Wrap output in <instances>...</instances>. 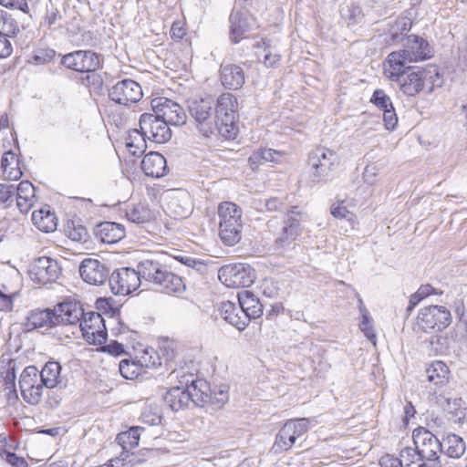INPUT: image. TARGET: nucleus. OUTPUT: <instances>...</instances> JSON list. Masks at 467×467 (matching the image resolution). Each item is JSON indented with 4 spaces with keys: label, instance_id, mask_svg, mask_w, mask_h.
<instances>
[{
    "label": "nucleus",
    "instance_id": "1",
    "mask_svg": "<svg viewBox=\"0 0 467 467\" xmlns=\"http://www.w3.org/2000/svg\"><path fill=\"white\" fill-rule=\"evenodd\" d=\"M400 57L399 54L388 56L383 64V74L389 80L397 82L404 95L413 97L423 89L428 72L407 66Z\"/></svg>",
    "mask_w": 467,
    "mask_h": 467
},
{
    "label": "nucleus",
    "instance_id": "2",
    "mask_svg": "<svg viewBox=\"0 0 467 467\" xmlns=\"http://www.w3.org/2000/svg\"><path fill=\"white\" fill-rule=\"evenodd\" d=\"M138 269L141 279L152 284L163 293L182 294L186 289L182 278L158 260L145 259L139 263Z\"/></svg>",
    "mask_w": 467,
    "mask_h": 467
},
{
    "label": "nucleus",
    "instance_id": "3",
    "mask_svg": "<svg viewBox=\"0 0 467 467\" xmlns=\"http://www.w3.org/2000/svg\"><path fill=\"white\" fill-rule=\"evenodd\" d=\"M238 101L234 95L229 92L221 94L214 108V134L217 133L225 140L234 139L238 128Z\"/></svg>",
    "mask_w": 467,
    "mask_h": 467
},
{
    "label": "nucleus",
    "instance_id": "4",
    "mask_svg": "<svg viewBox=\"0 0 467 467\" xmlns=\"http://www.w3.org/2000/svg\"><path fill=\"white\" fill-rule=\"evenodd\" d=\"M219 235L225 245L234 246L241 240L242 209L234 202H223L218 207Z\"/></svg>",
    "mask_w": 467,
    "mask_h": 467
},
{
    "label": "nucleus",
    "instance_id": "5",
    "mask_svg": "<svg viewBox=\"0 0 467 467\" xmlns=\"http://www.w3.org/2000/svg\"><path fill=\"white\" fill-rule=\"evenodd\" d=\"M337 165V156L329 149L317 147L308 155L307 166L315 183L327 182Z\"/></svg>",
    "mask_w": 467,
    "mask_h": 467
},
{
    "label": "nucleus",
    "instance_id": "6",
    "mask_svg": "<svg viewBox=\"0 0 467 467\" xmlns=\"http://www.w3.org/2000/svg\"><path fill=\"white\" fill-rule=\"evenodd\" d=\"M309 429V420L306 418L289 420L279 430L272 446L274 453L288 451L296 439L304 435Z\"/></svg>",
    "mask_w": 467,
    "mask_h": 467
},
{
    "label": "nucleus",
    "instance_id": "7",
    "mask_svg": "<svg viewBox=\"0 0 467 467\" xmlns=\"http://www.w3.org/2000/svg\"><path fill=\"white\" fill-rule=\"evenodd\" d=\"M412 438L418 457L441 462L440 454L443 451V445L436 434L425 427H418L413 431Z\"/></svg>",
    "mask_w": 467,
    "mask_h": 467
},
{
    "label": "nucleus",
    "instance_id": "8",
    "mask_svg": "<svg viewBox=\"0 0 467 467\" xmlns=\"http://www.w3.org/2000/svg\"><path fill=\"white\" fill-rule=\"evenodd\" d=\"M451 312L443 306H425L417 317V324L424 332L441 331L451 324Z\"/></svg>",
    "mask_w": 467,
    "mask_h": 467
},
{
    "label": "nucleus",
    "instance_id": "9",
    "mask_svg": "<svg viewBox=\"0 0 467 467\" xmlns=\"http://www.w3.org/2000/svg\"><path fill=\"white\" fill-rule=\"evenodd\" d=\"M213 104L210 97L189 101V113L197 123L200 131L206 137L214 134Z\"/></svg>",
    "mask_w": 467,
    "mask_h": 467
},
{
    "label": "nucleus",
    "instance_id": "10",
    "mask_svg": "<svg viewBox=\"0 0 467 467\" xmlns=\"http://www.w3.org/2000/svg\"><path fill=\"white\" fill-rule=\"evenodd\" d=\"M140 131L149 140L165 143L171 138L170 125L156 113H143L140 118Z\"/></svg>",
    "mask_w": 467,
    "mask_h": 467
},
{
    "label": "nucleus",
    "instance_id": "11",
    "mask_svg": "<svg viewBox=\"0 0 467 467\" xmlns=\"http://www.w3.org/2000/svg\"><path fill=\"white\" fill-rule=\"evenodd\" d=\"M219 279L228 287H248L254 284L255 273L249 265L232 264L221 267Z\"/></svg>",
    "mask_w": 467,
    "mask_h": 467
},
{
    "label": "nucleus",
    "instance_id": "12",
    "mask_svg": "<svg viewBox=\"0 0 467 467\" xmlns=\"http://www.w3.org/2000/svg\"><path fill=\"white\" fill-rule=\"evenodd\" d=\"M58 57L60 65L77 72H93L100 67L99 56L91 50H77Z\"/></svg>",
    "mask_w": 467,
    "mask_h": 467
},
{
    "label": "nucleus",
    "instance_id": "13",
    "mask_svg": "<svg viewBox=\"0 0 467 467\" xmlns=\"http://www.w3.org/2000/svg\"><path fill=\"white\" fill-rule=\"evenodd\" d=\"M79 328L83 337L93 345H101L107 339V327L102 316L94 311L84 313L80 321Z\"/></svg>",
    "mask_w": 467,
    "mask_h": 467
},
{
    "label": "nucleus",
    "instance_id": "14",
    "mask_svg": "<svg viewBox=\"0 0 467 467\" xmlns=\"http://www.w3.org/2000/svg\"><path fill=\"white\" fill-rule=\"evenodd\" d=\"M19 388L24 400L29 404L39 403L43 395L39 370L36 366L26 367L20 375Z\"/></svg>",
    "mask_w": 467,
    "mask_h": 467
},
{
    "label": "nucleus",
    "instance_id": "15",
    "mask_svg": "<svg viewBox=\"0 0 467 467\" xmlns=\"http://www.w3.org/2000/svg\"><path fill=\"white\" fill-rule=\"evenodd\" d=\"M399 54L402 63H411L426 60L432 57V48L428 41L415 35L407 36L404 43V48L399 51H393L388 56Z\"/></svg>",
    "mask_w": 467,
    "mask_h": 467
},
{
    "label": "nucleus",
    "instance_id": "16",
    "mask_svg": "<svg viewBox=\"0 0 467 467\" xmlns=\"http://www.w3.org/2000/svg\"><path fill=\"white\" fill-rule=\"evenodd\" d=\"M141 282L139 269L123 267L110 274L109 287L114 295L126 296L137 290Z\"/></svg>",
    "mask_w": 467,
    "mask_h": 467
},
{
    "label": "nucleus",
    "instance_id": "17",
    "mask_svg": "<svg viewBox=\"0 0 467 467\" xmlns=\"http://www.w3.org/2000/svg\"><path fill=\"white\" fill-rule=\"evenodd\" d=\"M151 109L169 125L181 126L186 123L187 116L182 107L165 97H158L151 100Z\"/></svg>",
    "mask_w": 467,
    "mask_h": 467
},
{
    "label": "nucleus",
    "instance_id": "18",
    "mask_svg": "<svg viewBox=\"0 0 467 467\" xmlns=\"http://www.w3.org/2000/svg\"><path fill=\"white\" fill-rule=\"evenodd\" d=\"M59 263L48 256H42L34 261L29 269L33 282L42 285L56 282L61 275Z\"/></svg>",
    "mask_w": 467,
    "mask_h": 467
},
{
    "label": "nucleus",
    "instance_id": "19",
    "mask_svg": "<svg viewBox=\"0 0 467 467\" xmlns=\"http://www.w3.org/2000/svg\"><path fill=\"white\" fill-rule=\"evenodd\" d=\"M142 96L140 84L130 78L117 82L109 91L112 101L124 106L138 102Z\"/></svg>",
    "mask_w": 467,
    "mask_h": 467
},
{
    "label": "nucleus",
    "instance_id": "20",
    "mask_svg": "<svg viewBox=\"0 0 467 467\" xmlns=\"http://www.w3.org/2000/svg\"><path fill=\"white\" fill-rule=\"evenodd\" d=\"M79 274L84 282L101 285L109 282L110 269L108 265L94 258L84 259L79 265Z\"/></svg>",
    "mask_w": 467,
    "mask_h": 467
},
{
    "label": "nucleus",
    "instance_id": "21",
    "mask_svg": "<svg viewBox=\"0 0 467 467\" xmlns=\"http://www.w3.org/2000/svg\"><path fill=\"white\" fill-rule=\"evenodd\" d=\"M53 318L57 327L60 325H76L79 323L85 312L79 303L75 301H66L57 305L53 309Z\"/></svg>",
    "mask_w": 467,
    "mask_h": 467
},
{
    "label": "nucleus",
    "instance_id": "22",
    "mask_svg": "<svg viewBox=\"0 0 467 467\" xmlns=\"http://www.w3.org/2000/svg\"><path fill=\"white\" fill-rule=\"evenodd\" d=\"M96 239L103 244H113L126 235L125 227L114 222H102L93 229Z\"/></svg>",
    "mask_w": 467,
    "mask_h": 467
},
{
    "label": "nucleus",
    "instance_id": "23",
    "mask_svg": "<svg viewBox=\"0 0 467 467\" xmlns=\"http://www.w3.org/2000/svg\"><path fill=\"white\" fill-rule=\"evenodd\" d=\"M222 85L228 89H239L245 82V73L243 67L235 64H222L220 67Z\"/></svg>",
    "mask_w": 467,
    "mask_h": 467
},
{
    "label": "nucleus",
    "instance_id": "24",
    "mask_svg": "<svg viewBox=\"0 0 467 467\" xmlns=\"http://www.w3.org/2000/svg\"><path fill=\"white\" fill-rule=\"evenodd\" d=\"M220 314L227 323L240 331L244 330L249 325L248 316L244 314V310L236 303L231 301L222 302Z\"/></svg>",
    "mask_w": 467,
    "mask_h": 467
},
{
    "label": "nucleus",
    "instance_id": "25",
    "mask_svg": "<svg viewBox=\"0 0 467 467\" xmlns=\"http://www.w3.org/2000/svg\"><path fill=\"white\" fill-rule=\"evenodd\" d=\"M144 174L152 178H161L168 171L166 159L157 151L146 154L140 163Z\"/></svg>",
    "mask_w": 467,
    "mask_h": 467
},
{
    "label": "nucleus",
    "instance_id": "26",
    "mask_svg": "<svg viewBox=\"0 0 467 467\" xmlns=\"http://www.w3.org/2000/svg\"><path fill=\"white\" fill-rule=\"evenodd\" d=\"M62 367L59 362L49 360L39 371L41 385L47 389L66 387V380L61 376Z\"/></svg>",
    "mask_w": 467,
    "mask_h": 467
},
{
    "label": "nucleus",
    "instance_id": "27",
    "mask_svg": "<svg viewBox=\"0 0 467 467\" xmlns=\"http://www.w3.org/2000/svg\"><path fill=\"white\" fill-rule=\"evenodd\" d=\"M53 317L54 313L51 309H34L29 312L24 326L27 331L40 327H54L56 325Z\"/></svg>",
    "mask_w": 467,
    "mask_h": 467
},
{
    "label": "nucleus",
    "instance_id": "28",
    "mask_svg": "<svg viewBox=\"0 0 467 467\" xmlns=\"http://www.w3.org/2000/svg\"><path fill=\"white\" fill-rule=\"evenodd\" d=\"M238 305L244 310V314L248 316L249 322L255 319L263 314V305L259 299L250 291L244 290L238 293Z\"/></svg>",
    "mask_w": 467,
    "mask_h": 467
},
{
    "label": "nucleus",
    "instance_id": "29",
    "mask_svg": "<svg viewBox=\"0 0 467 467\" xmlns=\"http://www.w3.org/2000/svg\"><path fill=\"white\" fill-rule=\"evenodd\" d=\"M16 206L22 213H26L34 205L35 187L28 181H22L16 186Z\"/></svg>",
    "mask_w": 467,
    "mask_h": 467
},
{
    "label": "nucleus",
    "instance_id": "30",
    "mask_svg": "<svg viewBox=\"0 0 467 467\" xmlns=\"http://www.w3.org/2000/svg\"><path fill=\"white\" fill-rule=\"evenodd\" d=\"M210 385L204 379H191V384L188 389H185L189 394L190 403H193L198 407H204L207 405L209 400L208 393L210 391Z\"/></svg>",
    "mask_w": 467,
    "mask_h": 467
},
{
    "label": "nucleus",
    "instance_id": "31",
    "mask_svg": "<svg viewBox=\"0 0 467 467\" xmlns=\"http://www.w3.org/2000/svg\"><path fill=\"white\" fill-rule=\"evenodd\" d=\"M163 403L172 411L183 410L190 404L189 394H187L185 389L173 387L164 395Z\"/></svg>",
    "mask_w": 467,
    "mask_h": 467
},
{
    "label": "nucleus",
    "instance_id": "32",
    "mask_svg": "<svg viewBox=\"0 0 467 467\" xmlns=\"http://www.w3.org/2000/svg\"><path fill=\"white\" fill-rule=\"evenodd\" d=\"M23 175L20 168L18 167V160L15 153L12 151H6L4 153L1 165H0V176L5 180L16 181Z\"/></svg>",
    "mask_w": 467,
    "mask_h": 467
},
{
    "label": "nucleus",
    "instance_id": "33",
    "mask_svg": "<svg viewBox=\"0 0 467 467\" xmlns=\"http://www.w3.org/2000/svg\"><path fill=\"white\" fill-rule=\"evenodd\" d=\"M32 222L40 231L53 232L57 228V218L49 206L36 210L32 213Z\"/></svg>",
    "mask_w": 467,
    "mask_h": 467
},
{
    "label": "nucleus",
    "instance_id": "34",
    "mask_svg": "<svg viewBox=\"0 0 467 467\" xmlns=\"http://www.w3.org/2000/svg\"><path fill=\"white\" fill-rule=\"evenodd\" d=\"M281 156L279 151L273 149L260 148L252 152L248 158V165L253 171H256L267 162L278 161V157Z\"/></svg>",
    "mask_w": 467,
    "mask_h": 467
},
{
    "label": "nucleus",
    "instance_id": "35",
    "mask_svg": "<svg viewBox=\"0 0 467 467\" xmlns=\"http://www.w3.org/2000/svg\"><path fill=\"white\" fill-rule=\"evenodd\" d=\"M171 216L175 219L186 218L192 213V204L186 193L173 196L168 203Z\"/></svg>",
    "mask_w": 467,
    "mask_h": 467
},
{
    "label": "nucleus",
    "instance_id": "36",
    "mask_svg": "<svg viewBox=\"0 0 467 467\" xmlns=\"http://www.w3.org/2000/svg\"><path fill=\"white\" fill-rule=\"evenodd\" d=\"M130 449L122 450L119 457L110 459L107 465H100L99 467H131L134 464L144 462L147 460V456L152 451L145 450L142 458H140L137 453L130 452Z\"/></svg>",
    "mask_w": 467,
    "mask_h": 467
},
{
    "label": "nucleus",
    "instance_id": "37",
    "mask_svg": "<svg viewBox=\"0 0 467 467\" xmlns=\"http://www.w3.org/2000/svg\"><path fill=\"white\" fill-rule=\"evenodd\" d=\"M449 368L442 361H434L426 368L427 379L435 386H444L449 379Z\"/></svg>",
    "mask_w": 467,
    "mask_h": 467
},
{
    "label": "nucleus",
    "instance_id": "38",
    "mask_svg": "<svg viewBox=\"0 0 467 467\" xmlns=\"http://www.w3.org/2000/svg\"><path fill=\"white\" fill-rule=\"evenodd\" d=\"M230 21V38L234 44H237L241 39L246 37L249 31V26L245 18L239 13H232Z\"/></svg>",
    "mask_w": 467,
    "mask_h": 467
},
{
    "label": "nucleus",
    "instance_id": "39",
    "mask_svg": "<svg viewBox=\"0 0 467 467\" xmlns=\"http://www.w3.org/2000/svg\"><path fill=\"white\" fill-rule=\"evenodd\" d=\"M444 452L451 458H461L466 450L465 441L462 437L454 433H449L443 440Z\"/></svg>",
    "mask_w": 467,
    "mask_h": 467
},
{
    "label": "nucleus",
    "instance_id": "40",
    "mask_svg": "<svg viewBox=\"0 0 467 467\" xmlns=\"http://www.w3.org/2000/svg\"><path fill=\"white\" fill-rule=\"evenodd\" d=\"M143 430L142 427L133 426L127 431L119 433L116 437V441L122 450L133 449L139 445L140 437Z\"/></svg>",
    "mask_w": 467,
    "mask_h": 467
},
{
    "label": "nucleus",
    "instance_id": "41",
    "mask_svg": "<svg viewBox=\"0 0 467 467\" xmlns=\"http://www.w3.org/2000/svg\"><path fill=\"white\" fill-rule=\"evenodd\" d=\"M126 147L133 156H140L146 150V138L138 130H133L126 140Z\"/></svg>",
    "mask_w": 467,
    "mask_h": 467
},
{
    "label": "nucleus",
    "instance_id": "42",
    "mask_svg": "<svg viewBox=\"0 0 467 467\" xmlns=\"http://www.w3.org/2000/svg\"><path fill=\"white\" fill-rule=\"evenodd\" d=\"M162 412L161 409L158 404L150 403L146 406L141 414L140 420L149 426H155L161 422Z\"/></svg>",
    "mask_w": 467,
    "mask_h": 467
},
{
    "label": "nucleus",
    "instance_id": "43",
    "mask_svg": "<svg viewBox=\"0 0 467 467\" xmlns=\"http://www.w3.org/2000/svg\"><path fill=\"white\" fill-rule=\"evenodd\" d=\"M305 213H302L296 206H292L285 212V226L290 227L297 234H301V221L304 219Z\"/></svg>",
    "mask_w": 467,
    "mask_h": 467
},
{
    "label": "nucleus",
    "instance_id": "44",
    "mask_svg": "<svg viewBox=\"0 0 467 467\" xmlns=\"http://www.w3.org/2000/svg\"><path fill=\"white\" fill-rule=\"evenodd\" d=\"M208 397L210 400H207V405H212L214 409H221L229 399L226 387H220L213 391L210 389Z\"/></svg>",
    "mask_w": 467,
    "mask_h": 467
},
{
    "label": "nucleus",
    "instance_id": "45",
    "mask_svg": "<svg viewBox=\"0 0 467 467\" xmlns=\"http://www.w3.org/2000/svg\"><path fill=\"white\" fill-rule=\"evenodd\" d=\"M299 235L290 227L284 225L275 243L277 247L285 248L292 244Z\"/></svg>",
    "mask_w": 467,
    "mask_h": 467
},
{
    "label": "nucleus",
    "instance_id": "46",
    "mask_svg": "<svg viewBox=\"0 0 467 467\" xmlns=\"http://www.w3.org/2000/svg\"><path fill=\"white\" fill-rule=\"evenodd\" d=\"M361 320L359 322V328L363 332L364 336L368 340H373L376 337L375 331L372 325V318L369 317V314L366 307H360Z\"/></svg>",
    "mask_w": 467,
    "mask_h": 467
},
{
    "label": "nucleus",
    "instance_id": "47",
    "mask_svg": "<svg viewBox=\"0 0 467 467\" xmlns=\"http://www.w3.org/2000/svg\"><path fill=\"white\" fill-rule=\"evenodd\" d=\"M119 369L120 375L127 379H133L140 373V366L136 362L129 359H122L119 362Z\"/></svg>",
    "mask_w": 467,
    "mask_h": 467
},
{
    "label": "nucleus",
    "instance_id": "48",
    "mask_svg": "<svg viewBox=\"0 0 467 467\" xmlns=\"http://www.w3.org/2000/svg\"><path fill=\"white\" fill-rule=\"evenodd\" d=\"M16 192L13 184H0V208L6 209L13 204Z\"/></svg>",
    "mask_w": 467,
    "mask_h": 467
},
{
    "label": "nucleus",
    "instance_id": "49",
    "mask_svg": "<svg viewBox=\"0 0 467 467\" xmlns=\"http://www.w3.org/2000/svg\"><path fill=\"white\" fill-rule=\"evenodd\" d=\"M369 101L382 111L393 106L390 98L380 88L374 90Z\"/></svg>",
    "mask_w": 467,
    "mask_h": 467
},
{
    "label": "nucleus",
    "instance_id": "50",
    "mask_svg": "<svg viewBox=\"0 0 467 467\" xmlns=\"http://www.w3.org/2000/svg\"><path fill=\"white\" fill-rule=\"evenodd\" d=\"M19 32V28L16 21L5 12V17H4V21H2V25L0 27V34H3L5 36H15Z\"/></svg>",
    "mask_w": 467,
    "mask_h": 467
},
{
    "label": "nucleus",
    "instance_id": "51",
    "mask_svg": "<svg viewBox=\"0 0 467 467\" xmlns=\"http://www.w3.org/2000/svg\"><path fill=\"white\" fill-rule=\"evenodd\" d=\"M130 222L134 223H143L150 218L149 211L145 210L142 206H137L130 210L126 213Z\"/></svg>",
    "mask_w": 467,
    "mask_h": 467
},
{
    "label": "nucleus",
    "instance_id": "52",
    "mask_svg": "<svg viewBox=\"0 0 467 467\" xmlns=\"http://www.w3.org/2000/svg\"><path fill=\"white\" fill-rule=\"evenodd\" d=\"M411 27V21L408 18L397 20L390 29L391 38L393 41H399L400 36L409 32Z\"/></svg>",
    "mask_w": 467,
    "mask_h": 467
},
{
    "label": "nucleus",
    "instance_id": "53",
    "mask_svg": "<svg viewBox=\"0 0 467 467\" xmlns=\"http://www.w3.org/2000/svg\"><path fill=\"white\" fill-rule=\"evenodd\" d=\"M437 403L443 409L444 411L458 416V413L455 412V410H457V408L461 406L460 400H451V398L440 396L437 398Z\"/></svg>",
    "mask_w": 467,
    "mask_h": 467
},
{
    "label": "nucleus",
    "instance_id": "54",
    "mask_svg": "<svg viewBox=\"0 0 467 467\" xmlns=\"http://www.w3.org/2000/svg\"><path fill=\"white\" fill-rule=\"evenodd\" d=\"M16 292H5L0 289V311L10 312L14 307V298L16 296Z\"/></svg>",
    "mask_w": 467,
    "mask_h": 467
},
{
    "label": "nucleus",
    "instance_id": "55",
    "mask_svg": "<svg viewBox=\"0 0 467 467\" xmlns=\"http://www.w3.org/2000/svg\"><path fill=\"white\" fill-rule=\"evenodd\" d=\"M62 16L57 7L51 5L50 7L47 8V13L44 17L43 26H47L48 28L56 26L60 20Z\"/></svg>",
    "mask_w": 467,
    "mask_h": 467
},
{
    "label": "nucleus",
    "instance_id": "56",
    "mask_svg": "<svg viewBox=\"0 0 467 467\" xmlns=\"http://www.w3.org/2000/svg\"><path fill=\"white\" fill-rule=\"evenodd\" d=\"M0 457L13 467H27L26 461L14 452L4 451L0 452Z\"/></svg>",
    "mask_w": 467,
    "mask_h": 467
},
{
    "label": "nucleus",
    "instance_id": "57",
    "mask_svg": "<svg viewBox=\"0 0 467 467\" xmlns=\"http://www.w3.org/2000/svg\"><path fill=\"white\" fill-rule=\"evenodd\" d=\"M361 10L358 5L354 2H350L341 9V15L343 17L349 21H355L356 18L360 15Z\"/></svg>",
    "mask_w": 467,
    "mask_h": 467
},
{
    "label": "nucleus",
    "instance_id": "58",
    "mask_svg": "<svg viewBox=\"0 0 467 467\" xmlns=\"http://www.w3.org/2000/svg\"><path fill=\"white\" fill-rule=\"evenodd\" d=\"M57 56V52L54 49L47 48L40 50L37 54L33 57L34 61L40 64H47L51 62Z\"/></svg>",
    "mask_w": 467,
    "mask_h": 467
},
{
    "label": "nucleus",
    "instance_id": "59",
    "mask_svg": "<svg viewBox=\"0 0 467 467\" xmlns=\"http://www.w3.org/2000/svg\"><path fill=\"white\" fill-rule=\"evenodd\" d=\"M434 434H440L445 429V422L442 418L438 416L431 415L430 419L427 420V428Z\"/></svg>",
    "mask_w": 467,
    "mask_h": 467
},
{
    "label": "nucleus",
    "instance_id": "60",
    "mask_svg": "<svg viewBox=\"0 0 467 467\" xmlns=\"http://www.w3.org/2000/svg\"><path fill=\"white\" fill-rule=\"evenodd\" d=\"M383 121L385 128L389 130H393L397 126L398 117L393 106L383 111Z\"/></svg>",
    "mask_w": 467,
    "mask_h": 467
},
{
    "label": "nucleus",
    "instance_id": "61",
    "mask_svg": "<svg viewBox=\"0 0 467 467\" xmlns=\"http://www.w3.org/2000/svg\"><path fill=\"white\" fill-rule=\"evenodd\" d=\"M265 205L269 212H286V210H288L285 202L277 197L266 199Z\"/></svg>",
    "mask_w": 467,
    "mask_h": 467
},
{
    "label": "nucleus",
    "instance_id": "62",
    "mask_svg": "<svg viewBox=\"0 0 467 467\" xmlns=\"http://www.w3.org/2000/svg\"><path fill=\"white\" fill-rule=\"evenodd\" d=\"M0 5L10 9H17L25 14L29 13L26 0H0Z\"/></svg>",
    "mask_w": 467,
    "mask_h": 467
},
{
    "label": "nucleus",
    "instance_id": "63",
    "mask_svg": "<svg viewBox=\"0 0 467 467\" xmlns=\"http://www.w3.org/2000/svg\"><path fill=\"white\" fill-rule=\"evenodd\" d=\"M380 467H405L402 459H399L390 454H386L379 459Z\"/></svg>",
    "mask_w": 467,
    "mask_h": 467
},
{
    "label": "nucleus",
    "instance_id": "64",
    "mask_svg": "<svg viewBox=\"0 0 467 467\" xmlns=\"http://www.w3.org/2000/svg\"><path fill=\"white\" fill-rule=\"evenodd\" d=\"M405 467H441V462H431L419 457L416 461L405 463Z\"/></svg>",
    "mask_w": 467,
    "mask_h": 467
}]
</instances>
